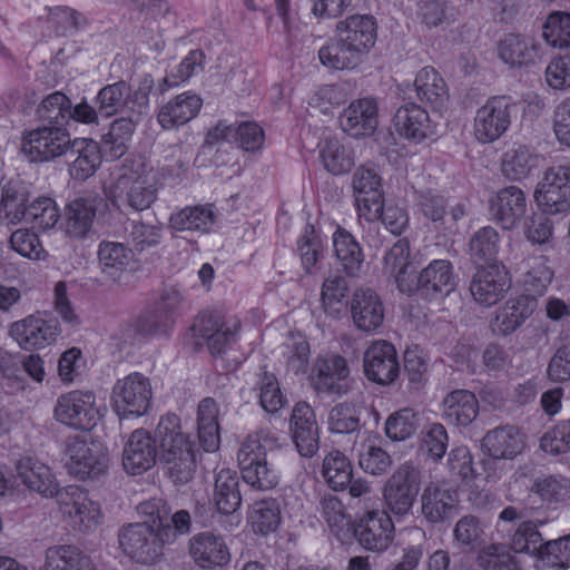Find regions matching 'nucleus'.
<instances>
[{
  "mask_svg": "<svg viewBox=\"0 0 570 570\" xmlns=\"http://www.w3.org/2000/svg\"><path fill=\"white\" fill-rule=\"evenodd\" d=\"M141 522L121 529L119 544L131 559L142 564H153L163 556V548L174 543L178 537L190 531L191 519L187 510L170 514L163 499H150L137 505Z\"/></svg>",
  "mask_w": 570,
  "mask_h": 570,
  "instance_id": "obj_1",
  "label": "nucleus"
},
{
  "mask_svg": "<svg viewBox=\"0 0 570 570\" xmlns=\"http://www.w3.org/2000/svg\"><path fill=\"white\" fill-rule=\"evenodd\" d=\"M377 39V26L373 17L353 14L336 23L335 38L318 50L320 62L333 70L357 68Z\"/></svg>",
  "mask_w": 570,
  "mask_h": 570,
  "instance_id": "obj_2",
  "label": "nucleus"
},
{
  "mask_svg": "<svg viewBox=\"0 0 570 570\" xmlns=\"http://www.w3.org/2000/svg\"><path fill=\"white\" fill-rule=\"evenodd\" d=\"M158 184L151 166L141 156L126 158L111 173L108 195L137 210L148 209L157 198Z\"/></svg>",
  "mask_w": 570,
  "mask_h": 570,
  "instance_id": "obj_3",
  "label": "nucleus"
},
{
  "mask_svg": "<svg viewBox=\"0 0 570 570\" xmlns=\"http://www.w3.org/2000/svg\"><path fill=\"white\" fill-rule=\"evenodd\" d=\"M157 458L167 466L170 478L187 482L195 471L196 451L175 414L164 415L156 429Z\"/></svg>",
  "mask_w": 570,
  "mask_h": 570,
  "instance_id": "obj_4",
  "label": "nucleus"
},
{
  "mask_svg": "<svg viewBox=\"0 0 570 570\" xmlns=\"http://www.w3.org/2000/svg\"><path fill=\"white\" fill-rule=\"evenodd\" d=\"M106 414V406L88 390L62 393L56 401L53 419L72 430L91 431Z\"/></svg>",
  "mask_w": 570,
  "mask_h": 570,
  "instance_id": "obj_5",
  "label": "nucleus"
},
{
  "mask_svg": "<svg viewBox=\"0 0 570 570\" xmlns=\"http://www.w3.org/2000/svg\"><path fill=\"white\" fill-rule=\"evenodd\" d=\"M153 385L148 376L132 372L118 379L111 391V406L120 420L145 415L151 406Z\"/></svg>",
  "mask_w": 570,
  "mask_h": 570,
  "instance_id": "obj_6",
  "label": "nucleus"
},
{
  "mask_svg": "<svg viewBox=\"0 0 570 570\" xmlns=\"http://www.w3.org/2000/svg\"><path fill=\"white\" fill-rule=\"evenodd\" d=\"M63 462L70 475L85 481L104 475L110 459L108 449L101 442L75 438L66 448Z\"/></svg>",
  "mask_w": 570,
  "mask_h": 570,
  "instance_id": "obj_7",
  "label": "nucleus"
},
{
  "mask_svg": "<svg viewBox=\"0 0 570 570\" xmlns=\"http://www.w3.org/2000/svg\"><path fill=\"white\" fill-rule=\"evenodd\" d=\"M535 205L549 216L570 212V166L558 165L546 169L533 191Z\"/></svg>",
  "mask_w": 570,
  "mask_h": 570,
  "instance_id": "obj_8",
  "label": "nucleus"
},
{
  "mask_svg": "<svg viewBox=\"0 0 570 570\" xmlns=\"http://www.w3.org/2000/svg\"><path fill=\"white\" fill-rule=\"evenodd\" d=\"M57 502L62 517L76 531L91 532L102 524L100 504L79 487L69 485L62 489Z\"/></svg>",
  "mask_w": 570,
  "mask_h": 570,
  "instance_id": "obj_9",
  "label": "nucleus"
},
{
  "mask_svg": "<svg viewBox=\"0 0 570 570\" xmlns=\"http://www.w3.org/2000/svg\"><path fill=\"white\" fill-rule=\"evenodd\" d=\"M421 487V472L411 463L401 464L387 479L383 488L386 509L395 517L407 515Z\"/></svg>",
  "mask_w": 570,
  "mask_h": 570,
  "instance_id": "obj_10",
  "label": "nucleus"
},
{
  "mask_svg": "<svg viewBox=\"0 0 570 570\" xmlns=\"http://www.w3.org/2000/svg\"><path fill=\"white\" fill-rule=\"evenodd\" d=\"M8 334L21 350L41 351L56 343L60 327L56 320L38 312L9 324Z\"/></svg>",
  "mask_w": 570,
  "mask_h": 570,
  "instance_id": "obj_11",
  "label": "nucleus"
},
{
  "mask_svg": "<svg viewBox=\"0 0 570 570\" xmlns=\"http://www.w3.org/2000/svg\"><path fill=\"white\" fill-rule=\"evenodd\" d=\"M70 135L61 127H38L22 136L21 150L33 163L53 160L70 148Z\"/></svg>",
  "mask_w": 570,
  "mask_h": 570,
  "instance_id": "obj_12",
  "label": "nucleus"
},
{
  "mask_svg": "<svg viewBox=\"0 0 570 570\" xmlns=\"http://www.w3.org/2000/svg\"><path fill=\"white\" fill-rule=\"evenodd\" d=\"M511 124V105L505 97H492L480 106L473 120V136L481 144L498 140Z\"/></svg>",
  "mask_w": 570,
  "mask_h": 570,
  "instance_id": "obj_13",
  "label": "nucleus"
},
{
  "mask_svg": "<svg viewBox=\"0 0 570 570\" xmlns=\"http://www.w3.org/2000/svg\"><path fill=\"white\" fill-rule=\"evenodd\" d=\"M394 523L385 510H371L356 519L353 533L362 548L371 552L385 551L394 539Z\"/></svg>",
  "mask_w": 570,
  "mask_h": 570,
  "instance_id": "obj_14",
  "label": "nucleus"
},
{
  "mask_svg": "<svg viewBox=\"0 0 570 570\" xmlns=\"http://www.w3.org/2000/svg\"><path fill=\"white\" fill-rule=\"evenodd\" d=\"M363 371L366 379L380 385H390L400 374V362L394 345L385 340H375L363 354Z\"/></svg>",
  "mask_w": 570,
  "mask_h": 570,
  "instance_id": "obj_15",
  "label": "nucleus"
},
{
  "mask_svg": "<svg viewBox=\"0 0 570 570\" xmlns=\"http://www.w3.org/2000/svg\"><path fill=\"white\" fill-rule=\"evenodd\" d=\"M527 210V195L515 185L500 188L489 199L492 219L505 230L517 228L525 217Z\"/></svg>",
  "mask_w": 570,
  "mask_h": 570,
  "instance_id": "obj_16",
  "label": "nucleus"
},
{
  "mask_svg": "<svg viewBox=\"0 0 570 570\" xmlns=\"http://www.w3.org/2000/svg\"><path fill=\"white\" fill-rule=\"evenodd\" d=\"M511 286L509 272L504 265L492 263L479 268L470 283L473 299L485 307L500 302Z\"/></svg>",
  "mask_w": 570,
  "mask_h": 570,
  "instance_id": "obj_17",
  "label": "nucleus"
},
{
  "mask_svg": "<svg viewBox=\"0 0 570 570\" xmlns=\"http://www.w3.org/2000/svg\"><path fill=\"white\" fill-rule=\"evenodd\" d=\"M157 462V444L151 434L137 429L131 432L122 444L121 465L129 475H141L155 466Z\"/></svg>",
  "mask_w": 570,
  "mask_h": 570,
  "instance_id": "obj_18",
  "label": "nucleus"
},
{
  "mask_svg": "<svg viewBox=\"0 0 570 570\" xmlns=\"http://www.w3.org/2000/svg\"><path fill=\"white\" fill-rule=\"evenodd\" d=\"M416 292L428 299H443L453 293L459 276L448 259H433L415 276Z\"/></svg>",
  "mask_w": 570,
  "mask_h": 570,
  "instance_id": "obj_19",
  "label": "nucleus"
},
{
  "mask_svg": "<svg viewBox=\"0 0 570 570\" xmlns=\"http://www.w3.org/2000/svg\"><path fill=\"white\" fill-rule=\"evenodd\" d=\"M352 189L358 215L374 218L384 198L383 178L379 170L370 166H360L352 177Z\"/></svg>",
  "mask_w": 570,
  "mask_h": 570,
  "instance_id": "obj_20",
  "label": "nucleus"
},
{
  "mask_svg": "<svg viewBox=\"0 0 570 570\" xmlns=\"http://www.w3.org/2000/svg\"><path fill=\"white\" fill-rule=\"evenodd\" d=\"M14 470L21 484L32 493H37L45 499L59 498V481L52 469L35 456H22L16 464Z\"/></svg>",
  "mask_w": 570,
  "mask_h": 570,
  "instance_id": "obj_21",
  "label": "nucleus"
},
{
  "mask_svg": "<svg viewBox=\"0 0 570 570\" xmlns=\"http://www.w3.org/2000/svg\"><path fill=\"white\" fill-rule=\"evenodd\" d=\"M239 327L238 318L226 317L217 312L202 313L193 326L212 353H222L235 340Z\"/></svg>",
  "mask_w": 570,
  "mask_h": 570,
  "instance_id": "obj_22",
  "label": "nucleus"
},
{
  "mask_svg": "<svg viewBox=\"0 0 570 570\" xmlns=\"http://www.w3.org/2000/svg\"><path fill=\"white\" fill-rule=\"evenodd\" d=\"M340 125L350 137L362 139L374 135L379 126V107L374 99L352 100L341 112Z\"/></svg>",
  "mask_w": 570,
  "mask_h": 570,
  "instance_id": "obj_23",
  "label": "nucleus"
},
{
  "mask_svg": "<svg viewBox=\"0 0 570 570\" xmlns=\"http://www.w3.org/2000/svg\"><path fill=\"white\" fill-rule=\"evenodd\" d=\"M393 125L404 139L420 144L436 134V124L428 111L415 102H406L397 108Z\"/></svg>",
  "mask_w": 570,
  "mask_h": 570,
  "instance_id": "obj_24",
  "label": "nucleus"
},
{
  "mask_svg": "<svg viewBox=\"0 0 570 570\" xmlns=\"http://www.w3.org/2000/svg\"><path fill=\"white\" fill-rule=\"evenodd\" d=\"M382 271L384 275L394 279L402 293L411 295L416 292L414 266L407 239H399L385 252Z\"/></svg>",
  "mask_w": 570,
  "mask_h": 570,
  "instance_id": "obj_25",
  "label": "nucleus"
},
{
  "mask_svg": "<svg viewBox=\"0 0 570 570\" xmlns=\"http://www.w3.org/2000/svg\"><path fill=\"white\" fill-rule=\"evenodd\" d=\"M348 376L350 368L346 360L333 354L316 360L311 382L318 392L341 395L348 390Z\"/></svg>",
  "mask_w": 570,
  "mask_h": 570,
  "instance_id": "obj_26",
  "label": "nucleus"
},
{
  "mask_svg": "<svg viewBox=\"0 0 570 570\" xmlns=\"http://www.w3.org/2000/svg\"><path fill=\"white\" fill-rule=\"evenodd\" d=\"M188 554L200 569L223 567L230 560L224 538L212 531L194 534L188 542Z\"/></svg>",
  "mask_w": 570,
  "mask_h": 570,
  "instance_id": "obj_27",
  "label": "nucleus"
},
{
  "mask_svg": "<svg viewBox=\"0 0 570 570\" xmlns=\"http://www.w3.org/2000/svg\"><path fill=\"white\" fill-rule=\"evenodd\" d=\"M540 166V156L534 148L513 142L507 145L500 156V173L510 181H523Z\"/></svg>",
  "mask_w": 570,
  "mask_h": 570,
  "instance_id": "obj_28",
  "label": "nucleus"
},
{
  "mask_svg": "<svg viewBox=\"0 0 570 570\" xmlns=\"http://www.w3.org/2000/svg\"><path fill=\"white\" fill-rule=\"evenodd\" d=\"M414 90L417 99L435 114H443L450 101L448 85L433 67L421 68L414 77Z\"/></svg>",
  "mask_w": 570,
  "mask_h": 570,
  "instance_id": "obj_29",
  "label": "nucleus"
},
{
  "mask_svg": "<svg viewBox=\"0 0 570 570\" xmlns=\"http://www.w3.org/2000/svg\"><path fill=\"white\" fill-rule=\"evenodd\" d=\"M442 420L448 424L466 428L479 415V401L475 394L465 389L448 392L439 405Z\"/></svg>",
  "mask_w": 570,
  "mask_h": 570,
  "instance_id": "obj_30",
  "label": "nucleus"
},
{
  "mask_svg": "<svg viewBox=\"0 0 570 570\" xmlns=\"http://www.w3.org/2000/svg\"><path fill=\"white\" fill-rule=\"evenodd\" d=\"M421 512L431 523L452 519L459 513L456 492L443 484H429L421 495Z\"/></svg>",
  "mask_w": 570,
  "mask_h": 570,
  "instance_id": "obj_31",
  "label": "nucleus"
},
{
  "mask_svg": "<svg viewBox=\"0 0 570 570\" xmlns=\"http://www.w3.org/2000/svg\"><path fill=\"white\" fill-rule=\"evenodd\" d=\"M291 433L301 455L312 458L318 450V428L309 404L299 402L291 417Z\"/></svg>",
  "mask_w": 570,
  "mask_h": 570,
  "instance_id": "obj_32",
  "label": "nucleus"
},
{
  "mask_svg": "<svg viewBox=\"0 0 570 570\" xmlns=\"http://www.w3.org/2000/svg\"><path fill=\"white\" fill-rule=\"evenodd\" d=\"M351 315L357 330L365 333L376 331L384 321V306L376 292L357 289L352 297Z\"/></svg>",
  "mask_w": 570,
  "mask_h": 570,
  "instance_id": "obj_33",
  "label": "nucleus"
},
{
  "mask_svg": "<svg viewBox=\"0 0 570 570\" xmlns=\"http://www.w3.org/2000/svg\"><path fill=\"white\" fill-rule=\"evenodd\" d=\"M538 301L531 295L509 298L498 311L491 322L493 332L509 335L515 332L537 309Z\"/></svg>",
  "mask_w": 570,
  "mask_h": 570,
  "instance_id": "obj_34",
  "label": "nucleus"
},
{
  "mask_svg": "<svg viewBox=\"0 0 570 570\" xmlns=\"http://www.w3.org/2000/svg\"><path fill=\"white\" fill-rule=\"evenodd\" d=\"M482 446L493 459L513 460L525 449V436L519 428L505 425L489 431Z\"/></svg>",
  "mask_w": 570,
  "mask_h": 570,
  "instance_id": "obj_35",
  "label": "nucleus"
},
{
  "mask_svg": "<svg viewBox=\"0 0 570 570\" xmlns=\"http://www.w3.org/2000/svg\"><path fill=\"white\" fill-rule=\"evenodd\" d=\"M203 106L202 98L186 91L164 105L158 112V122L164 129H171L190 121Z\"/></svg>",
  "mask_w": 570,
  "mask_h": 570,
  "instance_id": "obj_36",
  "label": "nucleus"
},
{
  "mask_svg": "<svg viewBox=\"0 0 570 570\" xmlns=\"http://www.w3.org/2000/svg\"><path fill=\"white\" fill-rule=\"evenodd\" d=\"M499 57L511 67L529 66L540 59L541 47L531 37L510 35L499 45Z\"/></svg>",
  "mask_w": 570,
  "mask_h": 570,
  "instance_id": "obj_37",
  "label": "nucleus"
},
{
  "mask_svg": "<svg viewBox=\"0 0 570 570\" xmlns=\"http://www.w3.org/2000/svg\"><path fill=\"white\" fill-rule=\"evenodd\" d=\"M42 570H98L95 562L72 544H55L46 549Z\"/></svg>",
  "mask_w": 570,
  "mask_h": 570,
  "instance_id": "obj_38",
  "label": "nucleus"
},
{
  "mask_svg": "<svg viewBox=\"0 0 570 570\" xmlns=\"http://www.w3.org/2000/svg\"><path fill=\"white\" fill-rule=\"evenodd\" d=\"M216 222V213L213 205L186 206L171 214L169 226L177 232L209 233Z\"/></svg>",
  "mask_w": 570,
  "mask_h": 570,
  "instance_id": "obj_39",
  "label": "nucleus"
},
{
  "mask_svg": "<svg viewBox=\"0 0 570 570\" xmlns=\"http://www.w3.org/2000/svg\"><path fill=\"white\" fill-rule=\"evenodd\" d=\"M29 197L30 193L23 183H7L1 190L0 220L10 225H18L24 222Z\"/></svg>",
  "mask_w": 570,
  "mask_h": 570,
  "instance_id": "obj_40",
  "label": "nucleus"
},
{
  "mask_svg": "<svg viewBox=\"0 0 570 570\" xmlns=\"http://www.w3.org/2000/svg\"><path fill=\"white\" fill-rule=\"evenodd\" d=\"M213 502L222 514L235 513L242 503L239 480L235 471L222 469L215 478Z\"/></svg>",
  "mask_w": 570,
  "mask_h": 570,
  "instance_id": "obj_41",
  "label": "nucleus"
},
{
  "mask_svg": "<svg viewBox=\"0 0 570 570\" xmlns=\"http://www.w3.org/2000/svg\"><path fill=\"white\" fill-rule=\"evenodd\" d=\"M278 445V438L269 430H261L247 435L237 452L238 466L243 468L267 461L268 452H272Z\"/></svg>",
  "mask_w": 570,
  "mask_h": 570,
  "instance_id": "obj_42",
  "label": "nucleus"
},
{
  "mask_svg": "<svg viewBox=\"0 0 570 570\" xmlns=\"http://www.w3.org/2000/svg\"><path fill=\"white\" fill-rule=\"evenodd\" d=\"M218 415L219 407L213 399H205L199 403L197 410V434L199 443L206 452H215L219 448Z\"/></svg>",
  "mask_w": 570,
  "mask_h": 570,
  "instance_id": "obj_43",
  "label": "nucleus"
},
{
  "mask_svg": "<svg viewBox=\"0 0 570 570\" xmlns=\"http://www.w3.org/2000/svg\"><path fill=\"white\" fill-rule=\"evenodd\" d=\"M70 148L77 155L70 165V175L78 180L91 177L101 164V153L98 142L92 139L78 138L70 141Z\"/></svg>",
  "mask_w": 570,
  "mask_h": 570,
  "instance_id": "obj_44",
  "label": "nucleus"
},
{
  "mask_svg": "<svg viewBox=\"0 0 570 570\" xmlns=\"http://www.w3.org/2000/svg\"><path fill=\"white\" fill-rule=\"evenodd\" d=\"M320 159L325 170L334 176L347 174L355 164L352 149L338 138L325 139L320 145Z\"/></svg>",
  "mask_w": 570,
  "mask_h": 570,
  "instance_id": "obj_45",
  "label": "nucleus"
},
{
  "mask_svg": "<svg viewBox=\"0 0 570 570\" xmlns=\"http://www.w3.org/2000/svg\"><path fill=\"white\" fill-rule=\"evenodd\" d=\"M97 255L101 273L111 278L120 276L132 261L131 249L118 242H101Z\"/></svg>",
  "mask_w": 570,
  "mask_h": 570,
  "instance_id": "obj_46",
  "label": "nucleus"
},
{
  "mask_svg": "<svg viewBox=\"0 0 570 570\" xmlns=\"http://www.w3.org/2000/svg\"><path fill=\"white\" fill-rule=\"evenodd\" d=\"M97 209L95 198H78L69 203L66 213V233L83 237L90 230Z\"/></svg>",
  "mask_w": 570,
  "mask_h": 570,
  "instance_id": "obj_47",
  "label": "nucleus"
},
{
  "mask_svg": "<svg viewBox=\"0 0 570 570\" xmlns=\"http://www.w3.org/2000/svg\"><path fill=\"white\" fill-rule=\"evenodd\" d=\"M321 473L331 489L342 491L351 482L353 465L344 453L333 450L324 456Z\"/></svg>",
  "mask_w": 570,
  "mask_h": 570,
  "instance_id": "obj_48",
  "label": "nucleus"
},
{
  "mask_svg": "<svg viewBox=\"0 0 570 570\" xmlns=\"http://www.w3.org/2000/svg\"><path fill=\"white\" fill-rule=\"evenodd\" d=\"M247 523L258 534H268L277 530L281 523V510L273 499L255 502L248 511Z\"/></svg>",
  "mask_w": 570,
  "mask_h": 570,
  "instance_id": "obj_49",
  "label": "nucleus"
},
{
  "mask_svg": "<svg viewBox=\"0 0 570 570\" xmlns=\"http://www.w3.org/2000/svg\"><path fill=\"white\" fill-rule=\"evenodd\" d=\"M136 124L130 118H119L111 124L109 131L102 137V147L108 157L118 159L126 154Z\"/></svg>",
  "mask_w": 570,
  "mask_h": 570,
  "instance_id": "obj_50",
  "label": "nucleus"
},
{
  "mask_svg": "<svg viewBox=\"0 0 570 570\" xmlns=\"http://www.w3.org/2000/svg\"><path fill=\"white\" fill-rule=\"evenodd\" d=\"M333 247L345 272L356 275L363 263V254L354 237L344 229H337L333 235Z\"/></svg>",
  "mask_w": 570,
  "mask_h": 570,
  "instance_id": "obj_51",
  "label": "nucleus"
},
{
  "mask_svg": "<svg viewBox=\"0 0 570 570\" xmlns=\"http://www.w3.org/2000/svg\"><path fill=\"white\" fill-rule=\"evenodd\" d=\"M60 219V209L55 199L38 197L28 205L24 219L33 229L48 230L57 225Z\"/></svg>",
  "mask_w": 570,
  "mask_h": 570,
  "instance_id": "obj_52",
  "label": "nucleus"
},
{
  "mask_svg": "<svg viewBox=\"0 0 570 570\" xmlns=\"http://www.w3.org/2000/svg\"><path fill=\"white\" fill-rule=\"evenodd\" d=\"M538 569L567 570L570 568V534L548 541L539 550Z\"/></svg>",
  "mask_w": 570,
  "mask_h": 570,
  "instance_id": "obj_53",
  "label": "nucleus"
},
{
  "mask_svg": "<svg viewBox=\"0 0 570 570\" xmlns=\"http://www.w3.org/2000/svg\"><path fill=\"white\" fill-rule=\"evenodd\" d=\"M542 38L553 48H569L570 13L566 11H553L549 13L542 24Z\"/></svg>",
  "mask_w": 570,
  "mask_h": 570,
  "instance_id": "obj_54",
  "label": "nucleus"
},
{
  "mask_svg": "<svg viewBox=\"0 0 570 570\" xmlns=\"http://www.w3.org/2000/svg\"><path fill=\"white\" fill-rule=\"evenodd\" d=\"M478 564L484 570H522L520 559L500 543L482 548L478 556Z\"/></svg>",
  "mask_w": 570,
  "mask_h": 570,
  "instance_id": "obj_55",
  "label": "nucleus"
},
{
  "mask_svg": "<svg viewBox=\"0 0 570 570\" xmlns=\"http://www.w3.org/2000/svg\"><path fill=\"white\" fill-rule=\"evenodd\" d=\"M392 464L391 455L371 440H366L361 444L358 465L365 473L383 475L391 469Z\"/></svg>",
  "mask_w": 570,
  "mask_h": 570,
  "instance_id": "obj_56",
  "label": "nucleus"
},
{
  "mask_svg": "<svg viewBox=\"0 0 570 570\" xmlns=\"http://www.w3.org/2000/svg\"><path fill=\"white\" fill-rule=\"evenodd\" d=\"M129 87L119 81L104 87L96 97L98 110L105 117H111L125 107L129 109Z\"/></svg>",
  "mask_w": 570,
  "mask_h": 570,
  "instance_id": "obj_57",
  "label": "nucleus"
},
{
  "mask_svg": "<svg viewBox=\"0 0 570 570\" xmlns=\"http://www.w3.org/2000/svg\"><path fill=\"white\" fill-rule=\"evenodd\" d=\"M500 249L499 233L491 226L482 227L470 239V255L474 262H490Z\"/></svg>",
  "mask_w": 570,
  "mask_h": 570,
  "instance_id": "obj_58",
  "label": "nucleus"
},
{
  "mask_svg": "<svg viewBox=\"0 0 570 570\" xmlns=\"http://www.w3.org/2000/svg\"><path fill=\"white\" fill-rule=\"evenodd\" d=\"M70 99L61 91L48 95L37 109L42 120L53 124V127H61L69 120Z\"/></svg>",
  "mask_w": 570,
  "mask_h": 570,
  "instance_id": "obj_59",
  "label": "nucleus"
},
{
  "mask_svg": "<svg viewBox=\"0 0 570 570\" xmlns=\"http://www.w3.org/2000/svg\"><path fill=\"white\" fill-rule=\"evenodd\" d=\"M239 470L243 480L257 490H271L279 482V473L268 460L239 468Z\"/></svg>",
  "mask_w": 570,
  "mask_h": 570,
  "instance_id": "obj_60",
  "label": "nucleus"
},
{
  "mask_svg": "<svg viewBox=\"0 0 570 570\" xmlns=\"http://www.w3.org/2000/svg\"><path fill=\"white\" fill-rule=\"evenodd\" d=\"M347 293L346 282L341 276H332L324 281L321 299L326 314L337 316L345 307Z\"/></svg>",
  "mask_w": 570,
  "mask_h": 570,
  "instance_id": "obj_61",
  "label": "nucleus"
},
{
  "mask_svg": "<svg viewBox=\"0 0 570 570\" xmlns=\"http://www.w3.org/2000/svg\"><path fill=\"white\" fill-rule=\"evenodd\" d=\"M320 511L336 535H341L351 529V517L346 512L344 503L338 498L325 495L321 500Z\"/></svg>",
  "mask_w": 570,
  "mask_h": 570,
  "instance_id": "obj_62",
  "label": "nucleus"
},
{
  "mask_svg": "<svg viewBox=\"0 0 570 570\" xmlns=\"http://www.w3.org/2000/svg\"><path fill=\"white\" fill-rule=\"evenodd\" d=\"M282 354L294 372H305L309 360V344L301 333H292L283 344Z\"/></svg>",
  "mask_w": 570,
  "mask_h": 570,
  "instance_id": "obj_63",
  "label": "nucleus"
},
{
  "mask_svg": "<svg viewBox=\"0 0 570 570\" xmlns=\"http://www.w3.org/2000/svg\"><path fill=\"white\" fill-rule=\"evenodd\" d=\"M419 419L412 409L391 414L385 422V434L390 440L404 441L416 431Z\"/></svg>",
  "mask_w": 570,
  "mask_h": 570,
  "instance_id": "obj_64",
  "label": "nucleus"
}]
</instances>
